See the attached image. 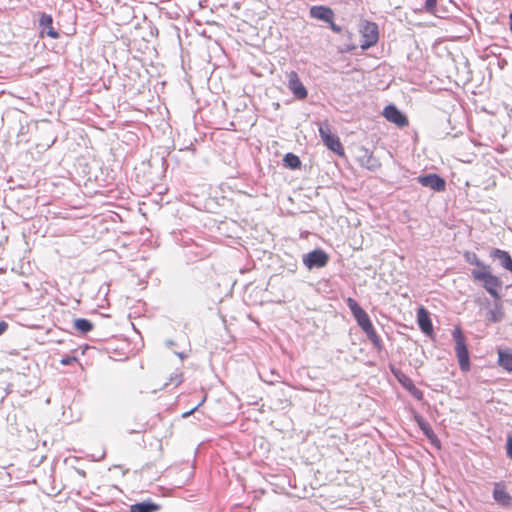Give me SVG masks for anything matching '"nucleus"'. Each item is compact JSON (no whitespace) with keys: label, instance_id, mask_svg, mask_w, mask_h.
I'll return each mask as SVG.
<instances>
[{"label":"nucleus","instance_id":"28","mask_svg":"<svg viewBox=\"0 0 512 512\" xmlns=\"http://www.w3.org/2000/svg\"><path fill=\"white\" fill-rule=\"evenodd\" d=\"M502 316H503L502 312H497V313L491 312L490 320H492L493 322H497L502 319Z\"/></svg>","mask_w":512,"mask_h":512},{"label":"nucleus","instance_id":"19","mask_svg":"<svg viewBox=\"0 0 512 512\" xmlns=\"http://www.w3.org/2000/svg\"><path fill=\"white\" fill-rule=\"evenodd\" d=\"M328 258H304L305 266L311 270L314 267L322 268L327 264Z\"/></svg>","mask_w":512,"mask_h":512},{"label":"nucleus","instance_id":"23","mask_svg":"<svg viewBox=\"0 0 512 512\" xmlns=\"http://www.w3.org/2000/svg\"><path fill=\"white\" fill-rule=\"evenodd\" d=\"M437 5V0H426L424 8L427 12H434Z\"/></svg>","mask_w":512,"mask_h":512},{"label":"nucleus","instance_id":"12","mask_svg":"<svg viewBox=\"0 0 512 512\" xmlns=\"http://www.w3.org/2000/svg\"><path fill=\"white\" fill-rule=\"evenodd\" d=\"M39 25L41 27L42 34H46L52 39H57L59 37V33L53 27V18L51 15L42 13L39 19Z\"/></svg>","mask_w":512,"mask_h":512},{"label":"nucleus","instance_id":"14","mask_svg":"<svg viewBox=\"0 0 512 512\" xmlns=\"http://www.w3.org/2000/svg\"><path fill=\"white\" fill-rule=\"evenodd\" d=\"M498 364L505 370L512 372V351L498 350Z\"/></svg>","mask_w":512,"mask_h":512},{"label":"nucleus","instance_id":"18","mask_svg":"<svg viewBox=\"0 0 512 512\" xmlns=\"http://www.w3.org/2000/svg\"><path fill=\"white\" fill-rule=\"evenodd\" d=\"M74 328L79 332L86 334L93 329V324L84 318H79L74 321Z\"/></svg>","mask_w":512,"mask_h":512},{"label":"nucleus","instance_id":"20","mask_svg":"<svg viewBox=\"0 0 512 512\" xmlns=\"http://www.w3.org/2000/svg\"><path fill=\"white\" fill-rule=\"evenodd\" d=\"M419 423V426L420 428L422 429V431L425 433V435L431 440V442L433 444H436L438 447H439V440L437 439L436 435L434 434L433 430L431 429V427L423 422V421H418Z\"/></svg>","mask_w":512,"mask_h":512},{"label":"nucleus","instance_id":"30","mask_svg":"<svg viewBox=\"0 0 512 512\" xmlns=\"http://www.w3.org/2000/svg\"><path fill=\"white\" fill-rule=\"evenodd\" d=\"M328 23L330 24V28H331L334 32H336V33L341 32V27H340L339 25L335 24L333 20H331V22H328Z\"/></svg>","mask_w":512,"mask_h":512},{"label":"nucleus","instance_id":"17","mask_svg":"<svg viewBox=\"0 0 512 512\" xmlns=\"http://www.w3.org/2000/svg\"><path fill=\"white\" fill-rule=\"evenodd\" d=\"M283 163L286 167L296 170L301 167V160L300 158L293 154V153H287L283 157Z\"/></svg>","mask_w":512,"mask_h":512},{"label":"nucleus","instance_id":"33","mask_svg":"<svg viewBox=\"0 0 512 512\" xmlns=\"http://www.w3.org/2000/svg\"><path fill=\"white\" fill-rule=\"evenodd\" d=\"M204 402H205V399H202V400H201V402H199V404H197L195 408H196V409H197V408H199V407H200V405H202V403H204Z\"/></svg>","mask_w":512,"mask_h":512},{"label":"nucleus","instance_id":"3","mask_svg":"<svg viewBox=\"0 0 512 512\" xmlns=\"http://www.w3.org/2000/svg\"><path fill=\"white\" fill-rule=\"evenodd\" d=\"M475 264L478 267L473 269L471 272L473 279L481 282L483 287L492 297L499 299L498 289L501 287V281L490 273L487 266H479L477 261Z\"/></svg>","mask_w":512,"mask_h":512},{"label":"nucleus","instance_id":"22","mask_svg":"<svg viewBox=\"0 0 512 512\" xmlns=\"http://www.w3.org/2000/svg\"><path fill=\"white\" fill-rule=\"evenodd\" d=\"M182 381H183L182 373L177 372L173 376L170 377V382L166 383L165 385L166 386L172 385L174 387H177L182 383Z\"/></svg>","mask_w":512,"mask_h":512},{"label":"nucleus","instance_id":"8","mask_svg":"<svg viewBox=\"0 0 512 512\" xmlns=\"http://www.w3.org/2000/svg\"><path fill=\"white\" fill-rule=\"evenodd\" d=\"M383 116L387 121L396 124L398 127H405L408 125V119L395 105L389 104L383 110Z\"/></svg>","mask_w":512,"mask_h":512},{"label":"nucleus","instance_id":"36","mask_svg":"<svg viewBox=\"0 0 512 512\" xmlns=\"http://www.w3.org/2000/svg\"><path fill=\"white\" fill-rule=\"evenodd\" d=\"M204 402H205V399H202V400H201V402H199V404H197L195 408H196V409H197V408H199V407H200V405H202V403H204Z\"/></svg>","mask_w":512,"mask_h":512},{"label":"nucleus","instance_id":"10","mask_svg":"<svg viewBox=\"0 0 512 512\" xmlns=\"http://www.w3.org/2000/svg\"><path fill=\"white\" fill-rule=\"evenodd\" d=\"M417 322L419 328L423 333H425L428 336L433 335L434 331L430 315L429 312L424 307H420L417 311Z\"/></svg>","mask_w":512,"mask_h":512},{"label":"nucleus","instance_id":"2","mask_svg":"<svg viewBox=\"0 0 512 512\" xmlns=\"http://www.w3.org/2000/svg\"><path fill=\"white\" fill-rule=\"evenodd\" d=\"M452 337L455 342V354L461 371L468 372L471 368L470 355L467 346L466 336L460 326H455L452 331Z\"/></svg>","mask_w":512,"mask_h":512},{"label":"nucleus","instance_id":"38","mask_svg":"<svg viewBox=\"0 0 512 512\" xmlns=\"http://www.w3.org/2000/svg\"><path fill=\"white\" fill-rule=\"evenodd\" d=\"M195 410H196V408L192 409L191 411H189V412L185 413V414H184V416H188V415H190V414H191V413H193Z\"/></svg>","mask_w":512,"mask_h":512},{"label":"nucleus","instance_id":"5","mask_svg":"<svg viewBox=\"0 0 512 512\" xmlns=\"http://www.w3.org/2000/svg\"><path fill=\"white\" fill-rule=\"evenodd\" d=\"M417 181L423 187L430 188L435 192H442L446 188L445 179L434 173L421 175L417 178Z\"/></svg>","mask_w":512,"mask_h":512},{"label":"nucleus","instance_id":"27","mask_svg":"<svg viewBox=\"0 0 512 512\" xmlns=\"http://www.w3.org/2000/svg\"><path fill=\"white\" fill-rule=\"evenodd\" d=\"M489 256H509V254L506 251L500 250V249H494L490 252Z\"/></svg>","mask_w":512,"mask_h":512},{"label":"nucleus","instance_id":"37","mask_svg":"<svg viewBox=\"0 0 512 512\" xmlns=\"http://www.w3.org/2000/svg\"><path fill=\"white\" fill-rule=\"evenodd\" d=\"M204 402H205V399H202V400H201V402H199V404H197L195 408H196V409H197V408H199V407H200V405H202V403H204Z\"/></svg>","mask_w":512,"mask_h":512},{"label":"nucleus","instance_id":"31","mask_svg":"<svg viewBox=\"0 0 512 512\" xmlns=\"http://www.w3.org/2000/svg\"><path fill=\"white\" fill-rule=\"evenodd\" d=\"M8 329V323L0 321V335H2Z\"/></svg>","mask_w":512,"mask_h":512},{"label":"nucleus","instance_id":"35","mask_svg":"<svg viewBox=\"0 0 512 512\" xmlns=\"http://www.w3.org/2000/svg\"><path fill=\"white\" fill-rule=\"evenodd\" d=\"M204 402H205V399H202V400H201V402H199V404H197L195 408H196V409H197V408H199V407H200V405H202V403H204Z\"/></svg>","mask_w":512,"mask_h":512},{"label":"nucleus","instance_id":"16","mask_svg":"<svg viewBox=\"0 0 512 512\" xmlns=\"http://www.w3.org/2000/svg\"><path fill=\"white\" fill-rule=\"evenodd\" d=\"M159 509L160 506L152 502H141L130 506V512H156Z\"/></svg>","mask_w":512,"mask_h":512},{"label":"nucleus","instance_id":"24","mask_svg":"<svg viewBox=\"0 0 512 512\" xmlns=\"http://www.w3.org/2000/svg\"><path fill=\"white\" fill-rule=\"evenodd\" d=\"M302 256H328L323 250L317 248L312 251H309Z\"/></svg>","mask_w":512,"mask_h":512},{"label":"nucleus","instance_id":"13","mask_svg":"<svg viewBox=\"0 0 512 512\" xmlns=\"http://www.w3.org/2000/svg\"><path fill=\"white\" fill-rule=\"evenodd\" d=\"M493 498L496 502L501 505L508 506L511 503V496L505 489V485L502 482L496 483L493 490Z\"/></svg>","mask_w":512,"mask_h":512},{"label":"nucleus","instance_id":"7","mask_svg":"<svg viewBox=\"0 0 512 512\" xmlns=\"http://www.w3.org/2000/svg\"><path fill=\"white\" fill-rule=\"evenodd\" d=\"M398 382L417 400H422L424 397L423 392L418 389L413 380L401 370H392Z\"/></svg>","mask_w":512,"mask_h":512},{"label":"nucleus","instance_id":"34","mask_svg":"<svg viewBox=\"0 0 512 512\" xmlns=\"http://www.w3.org/2000/svg\"><path fill=\"white\" fill-rule=\"evenodd\" d=\"M204 402H205V399H202V400H201V402H199V404H197L195 408H196V409H197V408H199V407H200V405H202V403H204Z\"/></svg>","mask_w":512,"mask_h":512},{"label":"nucleus","instance_id":"29","mask_svg":"<svg viewBox=\"0 0 512 512\" xmlns=\"http://www.w3.org/2000/svg\"><path fill=\"white\" fill-rule=\"evenodd\" d=\"M503 266L512 272V258H504Z\"/></svg>","mask_w":512,"mask_h":512},{"label":"nucleus","instance_id":"11","mask_svg":"<svg viewBox=\"0 0 512 512\" xmlns=\"http://www.w3.org/2000/svg\"><path fill=\"white\" fill-rule=\"evenodd\" d=\"M309 14L312 18L322 20L324 22H331L334 19V12L328 6L315 5L310 8Z\"/></svg>","mask_w":512,"mask_h":512},{"label":"nucleus","instance_id":"6","mask_svg":"<svg viewBox=\"0 0 512 512\" xmlns=\"http://www.w3.org/2000/svg\"><path fill=\"white\" fill-rule=\"evenodd\" d=\"M357 161L361 167L370 171H376L381 166L380 161L373 153L364 147L358 149Z\"/></svg>","mask_w":512,"mask_h":512},{"label":"nucleus","instance_id":"26","mask_svg":"<svg viewBox=\"0 0 512 512\" xmlns=\"http://www.w3.org/2000/svg\"><path fill=\"white\" fill-rule=\"evenodd\" d=\"M507 455L512 459V436H508L506 443Z\"/></svg>","mask_w":512,"mask_h":512},{"label":"nucleus","instance_id":"4","mask_svg":"<svg viewBox=\"0 0 512 512\" xmlns=\"http://www.w3.org/2000/svg\"><path fill=\"white\" fill-rule=\"evenodd\" d=\"M360 32L362 36L360 47L362 50H367L377 43L379 39V30L376 23L365 21L361 25Z\"/></svg>","mask_w":512,"mask_h":512},{"label":"nucleus","instance_id":"32","mask_svg":"<svg viewBox=\"0 0 512 512\" xmlns=\"http://www.w3.org/2000/svg\"><path fill=\"white\" fill-rule=\"evenodd\" d=\"M510 31L512 33V12L509 14Z\"/></svg>","mask_w":512,"mask_h":512},{"label":"nucleus","instance_id":"21","mask_svg":"<svg viewBox=\"0 0 512 512\" xmlns=\"http://www.w3.org/2000/svg\"><path fill=\"white\" fill-rule=\"evenodd\" d=\"M319 135L322 139V141H326L328 137H330L332 135L331 131H330V127L327 123L325 124H321L320 127H319Z\"/></svg>","mask_w":512,"mask_h":512},{"label":"nucleus","instance_id":"15","mask_svg":"<svg viewBox=\"0 0 512 512\" xmlns=\"http://www.w3.org/2000/svg\"><path fill=\"white\" fill-rule=\"evenodd\" d=\"M323 143L329 150L337 153L338 155L344 154V149H343V146H342L338 136L332 134Z\"/></svg>","mask_w":512,"mask_h":512},{"label":"nucleus","instance_id":"9","mask_svg":"<svg viewBox=\"0 0 512 512\" xmlns=\"http://www.w3.org/2000/svg\"><path fill=\"white\" fill-rule=\"evenodd\" d=\"M288 88L297 99L303 100L307 97V89L300 81L297 73L294 71H292L289 75Z\"/></svg>","mask_w":512,"mask_h":512},{"label":"nucleus","instance_id":"25","mask_svg":"<svg viewBox=\"0 0 512 512\" xmlns=\"http://www.w3.org/2000/svg\"><path fill=\"white\" fill-rule=\"evenodd\" d=\"M77 361H78L77 357L71 356V357H64V358H62L60 360V363L62 365H64V366H67V365H70V364H72L74 362H77Z\"/></svg>","mask_w":512,"mask_h":512},{"label":"nucleus","instance_id":"1","mask_svg":"<svg viewBox=\"0 0 512 512\" xmlns=\"http://www.w3.org/2000/svg\"><path fill=\"white\" fill-rule=\"evenodd\" d=\"M348 307L350 308L354 318L357 321V324L361 327V329L365 332L369 340L373 343V345L377 348H381L382 341L379 335L377 334L369 315L366 313L364 309L357 303V301L351 297L346 300Z\"/></svg>","mask_w":512,"mask_h":512}]
</instances>
